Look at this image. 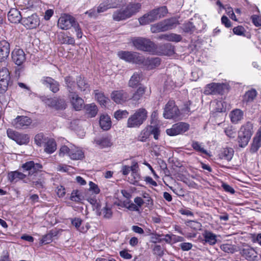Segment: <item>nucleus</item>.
Returning <instances> with one entry per match:
<instances>
[{
	"label": "nucleus",
	"mask_w": 261,
	"mask_h": 261,
	"mask_svg": "<svg viewBox=\"0 0 261 261\" xmlns=\"http://www.w3.org/2000/svg\"><path fill=\"white\" fill-rule=\"evenodd\" d=\"M22 168L24 173L15 171L8 174V179L11 182H16L27 176L34 174L41 170L42 166L39 163H35L34 161H29L22 164Z\"/></svg>",
	"instance_id": "obj_1"
},
{
	"label": "nucleus",
	"mask_w": 261,
	"mask_h": 261,
	"mask_svg": "<svg viewBox=\"0 0 261 261\" xmlns=\"http://www.w3.org/2000/svg\"><path fill=\"white\" fill-rule=\"evenodd\" d=\"M148 117V112L145 108L137 109L127 119L126 127L128 128H139Z\"/></svg>",
	"instance_id": "obj_2"
},
{
	"label": "nucleus",
	"mask_w": 261,
	"mask_h": 261,
	"mask_svg": "<svg viewBox=\"0 0 261 261\" xmlns=\"http://www.w3.org/2000/svg\"><path fill=\"white\" fill-rule=\"evenodd\" d=\"M253 133V125L247 122L241 126L238 133V142L241 147L246 146Z\"/></svg>",
	"instance_id": "obj_3"
},
{
	"label": "nucleus",
	"mask_w": 261,
	"mask_h": 261,
	"mask_svg": "<svg viewBox=\"0 0 261 261\" xmlns=\"http://www.w3.org/2000/svg\"><path fill=\"white\" fill-rule=\"evenodd\" d=\"M132 42L137 49L151 53L154 52L155 45L149 40L141 37H135L132 39Z\"/></svg>",
	"instance_id": "obj_4"
},
{
	"label": "nucleus",
	"mask_w": 261,
	"mask_h": 261,
	"mask_svg": "<svg viewBox=\"0 0 261 261\" xmlns=\"http://www.w3.org/2000/svg\"><path fill=\"white\" fill-rule=\"evenodd\" d=\"M177 24V20L172 18L154 24L151 27V30L153 33L165 32L175 28Z\"/></svg>",
	"instance_id": "obj_5"
},
{
	"label": "nucleus",
	"mask_w": 261,
	"mask_h": 261,
	"mask_svg": "<svg viewBox=\"0 0 261 261\" xmlns=\"http://www.w3.org/2000/svg\"><path fill=\"white\" fill-rule=\"evenodd\" d=\"M7 134L10 139L19 145L27 144L30 141V137L27 134H21L10 128L7 129Z\"/></svg>",
	"instance_id": "obj_6"
},
{
	"label": "nucleus",
	"mask_w": 261,
	"mask_h": 261,
	"mask_svg": "<svg viewBox=\"0 0 261 261\" xmlns=\"http://www.w3.org/2000/svg\"><path fill=\"white\" fill-rule=\"evenodd\" d=\"M77 22L75 19L72 16L64 14L62 15L58 19V26L62 30H68L73 27L74 24Z\"/></svg>",
	"instance_id": "obj_7"
},
{
	"label": "nucleus",
	"mask_w": 261,
	"mask_h": 261,
	"mask_svg": "<svg viewBox=\"0 0 261 261\" xmlns=\"http://www.w3.org/2000/svg\"><path fill=\"white\" fill-rule=\"evenodd\" d=\"M179 115V111L175 102L170 100L165 105L163 113L164 117L166 119H172L177 117Z\"/></svg>",
	"instance_id": "obj_8"
},
{
	"label": "nucleus",
	"mask_w": 261,
	"mask_h": 261,
	"mask_svg": "<svg viewBox=\"0 0 261 261\" xmlns=\"http://www.w3.org/2000/svg\"><path fill=\"white\" fill-rule=\"evenodd\" d=\"M225 86L224 84L212 83L205 87L203 93L206 95L222 94Z\"/></svg>",
	"instance_id": "obj_9"
},
{
	"label": "nucleus",
	"mask_w": 261,
	"mask_h": 261,
	"mask_svg": "<svg viewBox=\"0 0 261 261\" xmlns=\"http://www.w3.org/2000/svg\"><path fill=\"white\" fill-rule=\"evenodd\" d=\"M119 57L126 62L138 63L142 62V58L136 52L121 51L118 53Z\"/></svg>",
	"instance_id": "obj_10"
},
{
	"label": "nucleus",
	"mask_w": 261,
	"mask_h": 261,
	"mask_svg": "<svg viewBox=\"0 0 261 261\" xmlns=\"http://www.w3.org/2000/svg\"><path fill=\"white\" fill-rule=\"evenodd\" d=\"M189 129V125L186 123L179 122L173 124L171 128L166 129V133L170 136L181 134Z\"/></svg>",
	"instance_id": "obj_11"
},
{
	"label": "nucleus",
	"mask_w": 261,
	"mask_h": 261,
	"mask_svg": "<svg viewBox=\"0 0 261 261\" xmlns=\"http://www.w3.org/2000/svg\"><path fill=\"white\" fill-rule=\"evenodd\" d=\"M10 80V72L8 69L4 67L0 70V93L7 91Z\"/></svg>",
	"instance_id": "obj_12"
},
{
	"label": "nucleus",
	"mask_w": 261,
	"mask_h": 261,
	"mask_svg": "<svg viewBox=\"0 0 261 261\" xmlns=\"http://www.w3.org/2000/svg\"><path fill=\"white\" fill-rule=\"evenodd\" d=\"M21 24L28 29H35L39 25L40 19L36 14H33L27 17H23Z\"/></svg>",
	"instance_id": "obj_13"
},
{
	"label": "nucleus",
	"mask_w": 261,
	"mask_h": 261,
	"mask_svg": "<svg viewBox=\"0 0 261 261\" xmlns=\"http://www.w3.org/2000/svg\"><path fill=\"white\" fill-rule=\"evenodd\" d=\"M111 98L116 103L121 104L130 98L129 94L124 90H116L111 93Z\"/></svg>",
	"instance_id": "obj_14"
},
{
	"label": "nucleus",
	"mask_w": 261,
	"mask_h": 261,
	"mask_svg": "<svg viewBox=\"0 0 261 261\" xmlns=\"http://www.w3.org/2000/svg\"><path fill=\"white\" fill-rule=\"evenodd\" d=\"M32 123V120L24 116H18L14 119L12 123L17 129H24L28 127Z\"/></svg>",
	"instance_id": "obj_15"
},
{
	"label": "nucleus",
	"mask_w": 261,
	"mask_h": 261,
	"mask_svg": "<svg viewBox=\"0 0 261 261\" xmlns=\"http://www.w3.org/2000/svg\"><path fill=\"white\" fill-rule=\"evenodd\" d=\"M11 55L13 62L18 66H21L25 61V54L22 49L15 48Z\"/></svg>",
	"instance_id": "obj_16"
},
{
	"label": "nucleus",
	"mask_w": 261,
	"mask_h": 261,
	"mask_svg": "<svg viewBox=\"0 0 261 261\" xmlns=\"http://www.w3.org/2000/svg\"><path fill=\"white\" fill-rule=\"evenodd\" d=\"M69 98L73 108L76 111H79L83 107L84 100L75 93L69 90Z\"/></svg>",
	"instance_id": "obj_17"
},
{
	"label": "nucleus",
	"mask_w": 261,
	"mask_h": 261,
	"mask_svg": "<svg viewBox=\"0 0 261 261\" xmlns=\"http://www.w3.org/2000/svg\"><path fill=\"white\" fill-rule=\"evenodd\" d=\"M159 19L158 15V12L156 9H153L148 13L144 15L139 19V23L141 25H145L150 22H153Z\"/></svg>",
	"instance_id": "obj_18"
},
{
	"label": "nucleus",
	"mask_w": 261,
	"mask_h": 261,
	"mask_svg": "<svg viewBox=\"0 0 261 261\" xmlns=\"http://www.w3.org/2000/svg\"><path fill=\"white\" fill-rule=\"evenodd\" d=\"M10 44L5 40L0 41V62H5L9 57Z\"/></svg>",
	"instance_id": "obj_19"
},
{
	"label": "nucleus",
	"mask_w": 261,
	"mask_h": 261,
	"mask_svg": "<svg viewBox=\"0 0 261 261\" xmlns=\"http://www.w3.org/2000/svg\"><path fill=\"white\" fill-rule=\"evenodd\" d=\"M45 102L47 106L56 110L65 109L67 106L65 101L60 98H48Z\"/></svg>",
	"instance_id": "obj_20"
},
{
	"label": "nucleus",
	"mask_w": 261,
	"mask_h": 261,
	"mask_svg": "<svg viewBox=\"0 0 261 261\" xmlns=\"http://www.w3.org/2000/svg\"><path fill=\"white\" fill-rule=\"evenodd\" d=\"M8 20L13 23H18L22 21V17L20 12L17 9L12 8L8 13Z\"/></svg>",
	"instance_id": "obj_21"
},
{
	"label": "nucleus",
	"mask_w": 261,
	"mask_h": 261,
	"mask_svg": "<svg viewBox=\"0 0 261 261\" xmlns=\"http://www.w3.org/2000/svg\"><path fill=\"white\" fill-rule=\"evenodd\" d=\"M241 253L244 257L247 260L251 261H257V253L252 248L247 247L244 248L241 252Z\"/></svg>",
	"instance_id": "obj_22"
},
{
	"label": "nucleus",
	"mask_w": 261,
	"mask_h": 261,
	"mask_svg": "<svg viewBox=\"0 0 261 261\" xmlns=\"http://www.w3.org/2000/svg\"><path fill=\"white\" fill-rule=\"evenodd\" d=\"M141 7L142 5L139 3H130L126 6L124 9L128 17L130 18L139 12Z\"/></svg>",
	"instance_id": "obj_23"
},
{
	"label": "nucleus",
	"mask_w": 261,
	"mask_h": 261,
	"mask_svg": "<svg viewBox=\"0 0 261 261\" xmlns=\"http://www.w3.org/2000/svg\"><path fill=\"white\" fill-rule=\"evenodd\" d=\"M261 146V126L257 130L255 136L253 138V142L250 148V152H256Z\"/></svg>",
	"instance_id": "obj_24"
},
{
	"label": "nucleus",
	"mask_w": 261,
	"mask_h": 261,
	"mask_svg": "<svg viewBox=\"0 0 261 261\" xmlns=\"http://www.w3.org/2000/svg\"><path fill=\"white\" fill-rule=\"evenodd\" d=\"M94 141L101 148L110 147L113 145L111 138L107 136L95 139Z\"/></svg>",
	"instance_id": "obj_25"
},
{
	"label": "nucleus",
	"mask_w": 261,
	"mask_h": 261,
	"mask_svg": "<svg viewBox=\"0 0 261 261\" xmlns=\"http://www.w3.org/2000/svg\"><path fill=\"white\" fill-rule=\"evenodd\" d=\"M257 94V91L254 89L246 91L243 97V103L248 105L253 102L255 99Z\"/></svg>",
	"instance_id": "obj_26"
},
{
	"label": "nucleus",
	"mask_w": 261,
	"mask_h": 261,
	"mask_svg": "<svg viewBox=\"0 0 261 261\" xmlns=\"http://www.w3.org/2000/svg\"><path fill=\"white\" fill-rule=\"evenodd\" d=\"M71 224L79 231L84 233L87 231L88 227L82 225L83 221L81 218H74L71 220Z\"/></svg>",
	"instance_id": "obj_27"
},
{
	"label": "nucleus",
	"mask_w": 261,
	"mask_h": 261,
	"mask_svg": "<svg viewBox=\"0 0 261 261\" xmlns=\"http://www.w3.org/2000/svg\"><path fill=\"white\" fill-rule=\"evenodd\" d=\"M69 157L72 160H81L84 158V153L81 149L74 146H71Z\"/></svg>",
	"instance_id": "obj_28"
},
{
	"label": "nucleus",
	"mask_w": 261,
	"mask_h": 261,
	"mask_svg": "<svg viewBox=\"0 0 261 261\" xmlns=\"http://www.w3.org/2000/svg\"><path fill=\"white\" fill-rule=\"evenodd\" d=\"M99 124L103 130H108L111 126V121L108 115H101L100 117Z\"/></svg>",
	"instance_id": "obj_29"
},
{
	"label": "nucleus",
	"mask_w": 261,
	"mask_h": 261,
	"mask_svg": "<svg viewBox=\"0 0 261 261\" xmlns=\"http://www.w3.org/2000/svg\"><path fill=\"white\" fill-rule=\"evenodd\" d=\"M129 18L125 9H119L115 11L113 14V19L115 21H119Z\"/></svg>",
	"instance_id": "obj_30"
},
{
	"label": "nucleus",
	"mask_w": 261,
	"mask_h": 261,
	"mask_svg": "<svg viewBox=\"0 0 261 261\" xmlns=\"http://www.w3.org/2000/svg\"><path fill=\"white\" fill-rule=\"evenodd\" d=\"M85 110L86 114L89 117H94L97 113L98 109L97 106L94 103H90L85 106Z\"/></svg>",
	"instance_id": "obj_31"
},
{
	"label": "nucleus",
	"mask_w": 261,
	"mask_h": 261,
	"mask_svg": "<svg viewBox=\"0 0 261 261\" xmlns=\"http://www.w3.org/2000/svg\"><path fill=\"white\" fill-rule=\"evenodd\" d=\"M243 116V112L240 109H235L231 112V121L232 122L236 123L240 121Z\"/></svg>",
	"instance_id": "obj_32"
},
{
	"label": "nucleus",
	"mask_w": 261,
	"mask_h": 261,
	"mask_svg": "<svg viewBox=\"0 0 261 261\" xmlns=\"http://www.w3.org/2000/svg\"><path fill=\"white\" fill-rule=\"evenodd\" d=\"M203 236L205 243H207L210 245H214L217 242L216 236L210 231H204L203 233Z\"/></svg>",
	"instance_id": "obj_33"
},
{
	"label": "nucleus",
	"mask_w": 261,
	"mask_h": 261,
	"mask_svg": "<svg viewBox=\"0 0 261 261\" xmlns=\"http://www.w3.org/2000/svg\"><path fill=\"white\" fill-rule=\"evenodd\" d=\"M160 38L168 41H174L176 42H179L182 39L180 35L174 33L164 34L161 36Z\"/></svg>",
	"instance_id": "obj_34"
},
{
	"label": "nucleus",
	"mask_w": 261,
	"mask_h": 261,
	"mask_svg": "<svg viewBox=\"0 0 261 261\" xmlns=\"http://www.w3.org/2000/svg\"><path fill=\"white\" fill-rule=\"evenodd\" d=\"M57 149L56 142L53 139H49L45 144L44 151L48 153H52Z\"/></svg>",
	"instance_id": "obj_35"
},
{
	"label": "nucleus",
	"mask_w": 261,
	"mask_h": 261,
	"mask_svg": "<svg viewBox=\"0 0 261 261\" xmlns=\"http://www.w3.org/2000/svg\"><path fill=\"white\" fill-rule=\"evenodd\" d=\"M148 126L143 129L137 137V140L141 142H145L150 136Z\"/></svg>",
	"instance_id": "obj_36"
},
{
	"label": "nucleus",
	"mask_w": 261,
	"mask_h": 261,
	"mask_svg": "<svg viewBox=\"0 0 261 261\" xmlns=\"http://www.w3.org/2000/svg\"><path fill=\"white\" fill-rule=\"evenodd\" d=\"M83 196L82 192L77 190H74L71 194L70 199L75 202H80L83 200Z\"/></svg>",
	"instance_id": "obj_37"
},
{
	"label": "nucleus",
	"mask_w": 261,
	"mask_h": 261,
	"mask_svg": "<svg viewBox=\"0 0 261 261\" xmlns=\"http://www.w3.org/2000/svg\"><path fill=\"white\" fill-rule=\"evenodd\" d=\"M140 73L139 72H135L130 77L128 82L129 87L134 88L136 87L140 82Z\"/></svg>",
	"instance_id": "obj_38"
},
{
	"label": "nucleus",
	"mask_w": 261,
	"mask_h": 261,
	"mask_svg": "<svg viewBox=\"0 0 261 261\" xmlns=\"http://www.w3.org/2000/svg\"><path fill=\"white\" fill-rule=\"evenodd\" d=\"M77 85L82 91L87 93L89 91L88 84L81 76H79L77 79Z\"/></svg>",
	"instance_id": "obj_39"
},
{
	"label": "nucleus",
	"mask_w": 261,
	"mask_h": 261,
	"mask_svg": "<svg viewBox=\"0 0 261 261\" xmlns=\"http://www.w3.org/2000/svg\"><path fill=\"white\" fill-rule=\"evenodd\" d=\"M191 146L197 152L202 153L206 155H209L208 152L202 146V143H200L198 141H192Z\"/></svg>",
	"instance_id": "obj_40"
},
{
	"label": "nucleus",
	"mask_w": 261,
	"mask_h": 261,
	"mask_svg": "<svg viewBox=\"0 0 261 261\" xmlns=\"http://www.w3.org/2000/svg\"><path fill=\"white\" fill-rule=\"evenodd\" d=\"M160 63L161 59L158 57L148 58L146 61L148 67L150 69H152L159 66Z\"/></svg>",
	"instance_id": "obj_41"
},
{
	"label": "nucleus",
	"mask_w": 261,
	"mask_h": 261,
	"mask_svg": "<svg viewBox=\"0 0 261 261\" xmlns=\"http://www.w3.org/2000/svg\"><path fill=\"white\" fill-rule=\"evenodd\" d=\"M147 126L149 131L150 135H153L154 139L155 140H158L159 136L160 135V127L156 125H149Z\"/></svg>",
	"instance_id": "obj_42"
},
{
	"label": "nucleus",
	"mask_w": 261,
	"mask_h": 261,
	"mask_svg": "<svg viewBox=\"0 0 261 261\" xmlns=\"http://www.w3.org/2000/svg\"><path fill=\"white\" fill-rule=\"evenodd\" d=\"M94 93L95 98L97 99L99 103L101 105L105 106L109 100V98L106 97L104 95L103 93L99 92L98 90H95Z\"/></svg>",
	"instance_id": "obj_43"
},
{
	"label": "nucleus",
	"mask_w": 261,
	"mask_h": 261,
	"mask_svg": "<svg viewBox=\"0 0 261 261\" xmlns=\"http://www.w3.org/2000/svg\"><path fill=\"white\" fill-rule=\"evenodd\" d=\"M162 47L163 54L165 55L171 56L174 53V46L170 43L164 44Z\"/></svg>",
	"instance_id": "obj_44"
},
{
	"label": "nucleus",
	"mask_w": 261,
	"mask_h": 261,
	"mask_svg": "<svg viewBox=\"0 0 261 261\" xmlns=\"http://www.w3.org/2000/svg\"><path fill=\"white\" fill-rule=\"evenodd\" d=\"M173 192L178 196H184L186 193L185 190L181 187V185L179 183H176L174 185V189Z\"/></svg>",
	"instance_id": "obj_45"
},
{
	"label": "nucleus",
	"mask_w": 261,
	"mask_h": 261,
	"mask_svg": "<svg viewBox=\"0 0 261 261\" xmlns=\"http://www.w3.org/2000/svg\"><path fill=\"white\" fill-rule=\"evenodd\" d=\"M100 215L106 219H110L112 216V212L111 209L106 205L101 210Z\"/></svg>",
	"instance_id": "obj_46"
},
{
	"label": "nucleus",
	"mask_w": 261,
	"mask_h": 261,
	"mask_svg": "<svg viewBox=\"0 0 261 261\" xmlns=\"http://www.w3.org/2000/svg\"><path fill=\"white\" fill-rule=\"evenodd\" d=\"M145 92V89L143 87H139L132 96V99L135 101H138L142 97Z\"/></svg>",
	"instance_id": "obj_47"
},
{
	"label": "nucleus",
	"mask_w": 261,
	"mask_h": 261,
	"mask_svg": "<svg viewBox=\"0 0 261 261\" xmlns=\"http://www.w3.org/2000/svg\"><path fill=\"white\" fill-rule=\"evenodd\" d=\"M128 112L126 110H118L114 113V117L120 120L123 118H126L128 116Z\"/></svg>",
	"instance_id": "obj_48"
},
{
	"label": "nucleus",
	"mask_w": 261,
	"mask_h": 261,
	"mask_svg": "<svg viewBox=\"0 0 261 261\" xmlns=\"http://www.w3.org/2000/svg\"><path fill=\"white\" fill-rule=\"evenodd\" d=\"M54 236H55L54 233L52 231H50L49 233L42 237L41 240V243L44 244L49 243L52 241V239Z\"/></svg>",
	"instance_id": "obj_49"
},
{
	"label": "nucleus",
	"mask_w": 261,
	"mask_h": 261,
	"mask_svg": "<svg viewBox=\"0 0 261 261\" xmlns=\"http://www.w3.org/2000/svg\"><path fill=\"white\" fill-rule=\"evenodd\" d=\"M142 197L144 198L143 200L145 201L146 206L150 207L153 205V201L149 194L146 192L143 193L142 194Z\"/></svg>",
	"instance_id": "obj_50"
},
{
	"label": "nucleus",
	"mask_w": 261,
	"mask_h": 261,
	"mask_svg": "<svg viewBox=\"0 0 261 261\" xmlns=\"http://www.w3.org/2000/svg\"><path fill=\"white\" fill-rule=\"evenodd\" d=\"M111 9L109 3L107 1L102 3H101L97 9V13L103 12L107 11L108 9Z\"/></svg>",
	"instance_id": "obj_51"
},
{
	"label": "nucleus",
	"mask_w": 261,
	"mask_h": 261,
	"mask_svg": "<svg viewBox=\"0 0 261 261\" xmlns=\"http://www.w3.org/2000/svg\"><path fill=\"white\" fill-rule=\"evenodd\" d=\"M41 81L43 85L50 88L52 83H54L55 80L50 77H43Z\"/></svg>",
	"instance_id": "obj_52"
},
{
	"label": "nucleus",
	"mask_w": 261,
	"mask_h": 261,
	"mask_svg": "<svg viewBox=\"0 0 261 261\" xmlns=\"http://www.w3.org/2000/svg\"><path fill=\"white\" fill-rule=\"evenodd\" d=\"M155 9L158 12V15L159 18L164 17L165 15L168 13V10L166 6L161 7Z\"/></svg>",
	"instance_id": "obj_53"
},
{
	"label": "nucleus",
	"mask_w": 261,
	"mask_h": 261,
	"mask_svg": "<svg viewBox=\"0 0 261 261\" xmlns=\"http://www.w3.org/2000/svg\"><path fill=\"white\" fill-rule=\"evenodd\" d=\"M35 143L39 146H41L44 142V135L42 133L37 134L34 138Z\"/></svg>",
	"instance_id": "obj_54"
},
{
	"label": "nucleus",
	"mask_w": 261,
	"mask_h": 261,
	"mask_svg": "<svg viewBox=\"0 0 261 261\" xmlns=\"http://www.w3.org/2000/svg\"><path fill=\"white\" fill-rule=\"evenodd\" d=\"M233 33L237 35L244 36L246 32L245 29L242 26H238L233 29Z\"/></svg>",
	"instance_id": "obj_55"
},
{
	"label": "nucleus",
	"mask_w": 261,
	"mask_h": 261,
	"mask_svg": "<svg viewBox=\"0 0 261 261\" xmlns=\"http://www.w3.org/2000/svg\"><path fill=\"white\" fill-rule=\"evenodd\" d=\"M194 26L192 22H188L185 23L183 25V30L184 32L189 33L193 31Z\"/></svg>",
	"instance_id": "obj_56"
},
{
	"label": "nucleus",
	"mask_w": 261,
	"mask_h": 261,
	"mask_svg": "<svg viewBox=\"0 0 261 261\" xmlns=\"http://www.w3.org/2000/svg\"><path fill=\"white\" fill-rule=\"evenodd\" d=\"M71 147L69 148L67 146H63L60 149L59 155L60 156H64L65 154L69 156V153H70Z\"/></svg>",
	"instance_id": "obj_57"
},
{
	"label": "nucleus",
	"mask_w": 261,
	"mask_h": 261,
	"mask_svg": "<svg viewBox=\"0 0 261 261\" xmlns=\"http://www.w3.org/2000/svg\"><path fill=\"white\" fill-rule=\"evenodd\" d=\"M131 176L133 177V179H132L131 183L133 184H136L140 180V175L138 171L132 172Z\"/></svg>",
	"instance_id": "obj_58"
},
{
	"label": "nucleus",
	"mask_w": 261,
	"mask_h": 261,
	"mask_svg": "<svg viewBox=\"0 0 261 261\" xmlns=\"http://www.w3.org/2000/svg\"><path fill=\"white\" fill-rule=\"evenodd\" d=\"M153 253L160 256L164 254V251L160 245H155L153 249Z\"/></svg>",
	"instance_id": "obj_59"
},
{
	"label": "nucleus",
	"mask_w": 261,
	"mask_h": 261,
	"mask_svg": "<svg viewBox=\"0 0 261 261\" xmlns=\"http://www.w3.org/2000/svg\"><path fill=\"white\" fill-rule=\"evenodd\" d=\"M89 185L90 191H92L96 194H97L99 193L100 190L98 188V187L97 185H96L92 181H90Z\"/></svg>",
	"instance_id": "obj_60"
},
{
	"label": "nucleus",
	"mask_w": 261,
	"mask_h": 261,
	"mask_svg": "<svg viewBox=\"0 0 261 261\" xmlns=\"http://www.w3.org/2000/svg\"><path fill=\"white\" fill-rule=\"evenodd\" d=\"M88 201L93 205L98 211H99L100 208V205L97 202V200L95 198H90L88 199Z\"/></svg>",
	"instance_id": "obj_61"
},
{
	"label": "nucleus",
	"mask_w": 261,
	"mask_h": 261,
	"mask_svg": "<svg viewBox=\"0 0 261 261\" xmlns=\"http://www.w3.org/2000/svg\"><path fill=\"white\" fill-rule=\"evenodd\" d=\"M179 246L183 251H189L191 249L193 245L190 243H182L180 244Z\"/></svg>",
	"instance_id": "obj_62"
},
{
	"label": "nucleus",
	"mask_w": 261,
	"mask_h": 261,
	"mask_svg": "<svg viewBox=\"0 0 261 261\" xmlns=\"http://www.w3.org/2000/svg\"><path fill=\"white\" fill-rule=\"evenodd\" d=\"M251 18L252 22L255 26H261V17L257 15H253Z\"/></svg>",
	"instance_id": "obj_63"
},
{
	"label": "nucleus",
	"mask_w": 261,
	"mask_h": 261,
	"mask_svg": "<svg viewBox=\"0 0 261 261\" xmlns=\"http://www.w3.org/2000/svg\"><path fill=\"white\" fill-rule=\"evenodd\" d=\"M66 193L65 189L62 186H58L57 188V194L59 197H63Z\"/></svg>",
	"instance_id": "obj_64"
}]
</instances>
